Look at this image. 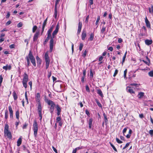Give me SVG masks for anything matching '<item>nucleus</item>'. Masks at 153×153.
<instances>
[{
  "instance_id": "f257e3e1",
  "label": "nucleus",
  "mask_w": 153,
  "mask_h": 153,
  "mask_svg": "<svg viewBox=\"0 0 153 153\" xmlns=\"http://www.w3.org/2000/svg\"><path fill=\"white\" fill-rule=\"evenodd\" d=\"M59 29V23L57 24L55 30L53 32L52 34V36H51V34L48 33H47V37L45 39L48 41L50 39V40L49 43L50 51L51 52L52 51L53 47L54 44V38L55 37L56 35L58 33Z\"/></svg>"
},
{
  "instance_id": "f03ea898",
  "label": "nucleus",
  "mask_w": 153,
  "mask_h": 153,
  "mask_svg": "<svg viewBox=\"0 0 153 153\" xmlns=\"http://www.w3.org/2000/svg\"><path fill=\"white\" fill-rule=\"evenodd\" d=\"M36 100L38 104L37 111L38 112L39 116L40 117V121H41L42 119V104L40 101V97L39 93H37L36 96Z\"/></svg>"
},
{
  "instance_id": "7ed1b4c3",
  "label": "nucleus",
  "mask_w": 153,
  "mask_h": 153,
  "mask_svg": "<svg viewBox=\"0 0 153 153\" xmlns=\"http://www.w3.org/2000/svg\"><path fill=\"white\" fill-rule=\"evenodd\" d=\"M26 59L27 62V67L30 66V60L31 63L34 66L36 67V66L35 59L32 54L31 50L30 51L28 55L26 57Z\"/></svg>"
},
{
  "instance_id": "20e7f679",
  "label": "nucleus",
  "mask_w": 153,
  "mask_h": 153,
  "mask_svg": "<svg viewBox=\"0 0 153 153\" xmlns=\"http://www.w3.org/2000/svg\"><path fill=\"white\" fill-rule=\"evenodd\" d=\"M33 134L35 137H37V132L38 130V125L37 122L35 120L33 124Z\"/></svg>"
},
{
  "instance_id": "39448f33",
  "label": "nucleus",
  "mask_w": 153,
  "mask_h": 153,
  "mask_svg": "<svg viewBox=\"0 0 153 153\" xmlns=\"http://www.w3.org/2000/svg\"><path fill=\"white\" fill-rule=\"evenodd\" d=\"M28 79V77L26 73H25L23 75V78L22 79V84L24 87L26 88L27 87V82Z\"/></svg>"
},
{
  "instance_id": "423d86ee",
  "label": "nucleus",
  "mask_w": 153,
  "mask_h": 153,
  "mask_svg": "<svg viewBox=\"0 0 153 153\" xmlns=\"http://www.w3.org/2000/svg\"><path fill=\"white\" fill-rule=\"evenodd\" d=\"M44 57L46 63V69H47L49 67L50 62V58L47 52L45 53Z\"/></svg>"
},
{
  "instance_id": "0eeeda50",
  "label": "nucleus",
  "mask_w": 153,
  "mask_h": 153,
  "mask_svg": "<svg viewBox=\"0 0 153 153\" xmlns=\"http://www.w3.org/2000/svg\"><path fill=\"white\" fill-rule=\"evenodd\" d=\"M60 1V0H56L55 1L54 8V17L56 19L57 17V5L59 2Z\"/></svg>"
},
{
  "instance_id": "6e6552de",
  "label": "nucleus",
  "mask_w": 153,
  "mask_h": 153,
  "mask_svg": "<svg viewBox=\"0 0 153 153\" xmlns=\"http://www.w3.org/2000/svg\"><path fill=\"white\" fill-rule=\"evenodd\" d=\"M127 91L131 94H135V91L134 90V88L130 86H128L126 88Z\"/></svg>"
},
{
  "instance_id": "1a4fd4ad",
  "label": "nucleus",
  "mask_w": 153,
  "mask_h": 153,
  "mask_svg": "<svg viewBox=\"0 0 153 153\" xmlns=\"http://www.w3.org/2000/svg\"><path fill=\"white\" fill-rule=\"evenodd\" d=\"M140 31H142V32L140 33L141 35L142 36H144L147 33V30L146 27L145 26H143L141 29Z\"/></svg>"
},
{
  "instance_id": "9d476101",
  "label": "nucleus",
  "mask_w": 153,
  "mask_h": 153,
  "mask_svg": "<svg viewBox=\"0 0 153 153\" xmlns=\"http://www.w3.org/2000/svg\"><path fill=\"white\" fill-rule=\"evenodd\" d=\"M4 136L5 137H7L9 139H11L12 137L11 134L9 131H4Z\"/></svg>"
},
{
  "instance_id": "9b49d317",
  "label": "nucleus",
  "mask_w": 153,
  "mask_h": 153,
  "mask_svg": "<svg viewBox=\"0 0 153 153\" xmlns=\"http://www.w3.org/2000/svg\"><path fill=\"white\" fill-rule=\"evenodd\" d=\"M48 18L47 17L46 18V19L44 20V22H43V23L42 24V32H41V35H42V33H43V32L47 24V20H48Z\"/></svg>"
},
{
  "instance_id": "f8f14e48",
  "label": "nucleus",
  "mask_w": 153,
  "mask_h": 153,
  "mask_svg": "<svg viewBox=\"0 0 153 153\" xmlns=\"http://www.w3.org/2000/svg\"><path fill=\"white\" fill-rule=\"evenodd\" d=\"M48 18L47 17L46 18V19L44 20V22H43V23L42 24V32H41V35H42V33H43V32L47 24V20H48Z\"/></svg>"
},
{
  "instance_id": "ddd939ff",
  "label": "nucleus",
  "mask_w": 153,
  "mask_h": 153,
  "mask_svg": "<svg viewBox=\"0 0 153 153\" xmlns=\"http://www.w3.org/2000/svg\"><path fill=\"white\" fill-rule=\"evenodd\" d=\"M45 101L49 105L51 106H55V104L54 102L51 100L46 99Z\"/></svg>"
},
{
  "instance_id": "4468645a",
  "label": "nucleus",
  "mask_w": 153,
  "mask_h": 153,
  "mask_svg": "<svg viewBox=\"0 0 153 153\" xmlns=\"http://www.w3.org/2000/svg\"><path fill=\"white\" fill-rule=\"evenodd\" d=\"M86 35L87 32L85 30H83L81 34L82 39L83 40H84L86 36Z\"/></svg>"
},
{
  "instance_id": "2eb2a0df",
  "label": "nucleus",
  "mask_w": 153,
  "mask_h": 153,
  "mask_svg": "<svg viewBox=\"0 0 153 153\" xmlns=\"http://www.w3.org/2000/svg\"><path fill=\"white\" fill-rule=\"evenodd\" d=\"M56 108L57 111V115L59 116L60 115L61 111V108L58 104L56 105Z\"/></svg>"
},
{
  "instance_id": "dca6fc26",
  "label": "nucleus",
  "mask_w": 153,
  "mask_h": 153,
  "mask_svg": "<svg viewBox=\"0 0 153 153\" xmlns=\"http://www.w3.org/2000/svg\"><path fill=\"white\" fill-rule=\"evenodd\" d=\"M145 22L147 27L149 28H151V25L148 19L146 16L145 19Z\"/></svg>"
},
{
  "instance_id": "f3484780",
  "label": "nucleus",
  "mask_w": 153,
  "mask_h": 153,
  "mask_svg": "<svg viewBox=\"0 0 153 153\" xmlns=\"http://www.w3.org/2000/svg\"><path fill=\"white\" fill-rule=\"evenodd\" d=\"M39 33V32H36L34 35L33 37V41H36L38 39Z\"/></svg>"
},
{
  "instance_id": "a211bd4d",
  "label": "nucleus",
  "mask_w": 153,
  "mask_h": 153,
  "mask_svg": "<svg viewBox=\"0 0 153 153\" xmlns=\"http://www.w3.org/2000/svg\"><path fill=\"white\" fill-rule=\"evenodd\" d=\"M82 27V23L79 21L78 24V29L77 30V34H79L81 31Z\"/></svg>"
},
{
  "instance_id": "6ab92c4d",
  "label": "nucleus",
  "mask_w": 153,
  "mask_h": 153,
  "mask_svg": "<svg viewBox=\"0 0 153 153\" xmlns=\"http://www.w3.org/2000/svg\"><path fill=\"white\" fill-rule=\"evenodd\" d=\"M144 93L143 92H140L138 93L137 95V97L139 99H141L144 96Z\"/></svg>"
},
{
  "instance_id": "aec40b11",
  "label": "nucleus",
  "mask_w": 153,
  "mask_h": 153,
  "mask_svg": "<svg viewBox=\"0 0 153 153\" xmlns=\"http://www.w3.org/2000/svg\"><path fill=\"white\" fill-rule=\"evenodd\" d=\"M93 119L92 118H90L89 119L88 122L89 125V129H91L92 128V122L93 121Z\"/></svg>"
},
{
  "instance_id": "412c9836",
  "label": "nucleus",
  "mask_w": 153,
  "mask_h": 153,
  "mask_svg": "<svg viewBox=\"0 0 153 153\" xmlns=\"http://www.w3.org/2000/svg\"><path fill=\"white\" fill-rule=\"evenodd\" d=\"M103 115L104 117V120L105 123V125H107L108 123V120L107 118V116L105 113H103Z\"/></svg>"
},
{
  "instance_id": "4be33fe9",
  "label": "nucleus",
  "mask_w": 153,
  "mask_h": 153,
  "mask_svg": "<svg viewBox=\"0 0 153 153\" xmlns=\"http://www.w3.org/2000/svg\"><path fill=\"white\" fill-rule=\"evenodd\" d=\"M36 59L37 60V63L38 65H40L42 63V60L38 56L36 57Z\"/></svg>"
},
{
  "instance_id": "5701e85b",
  "label": "nucleus",
  "mask_w": 153,
  "mask_h": 153,
  "mask_svg": "<svg viewBox=\"0 0 153 153\" xmlns=\"http://www.w3.org/2000/svg\"><path fill=\"white\" fill-rule=\"evenodd\" d=\"M8 117V111L7 110L5 111V121L7 122V119Z\"/></svg>"
},
{
  "instance_id": "b1692460",
  "label": "nucleus",
  "mask_w": 153,
  "mask_h": 153,
  "mask_svg": "<svg viewBox=\"0 0 153 153\" xmlns=\"http://www.w3.org/2000/svg\"><path fill=\"white\" fill-rule=\"evenodd\" d=\"M97 93L102 98L104 96L102 92V91L100 89H99L97 90Z\"/></svg>"
},
{
  "instance_id": "393cba45",
  "label": "nucleus",
  "mask_w": 153,
  "mask_h": 153,
  "mask_svg": "<svg viewBox=\"0 0 153 153\" xmlns=\"http://www.w3.org/2000/svg\"><path fill=\"white\" fill-rule=\"evenodd\" d=\"M152 40L146 39L145 40V44L148 45H151L152 44Z\"/></svg>"
},
{
  "instance_id": "a878e982",
  "label": "nucleus",
  "mask_w": 153,
  "mask_h": 153,
  "mask_svg": "<svg viewBox=\"0 0 153 153\" xmlns=\"http://www.w3.org/2000/svg\"><path fill=\"white\" fill-rule=\"evenodd\" d=\"M94 36V34L93 33H91L90 35L89 38L88 39V40L90 41L93 40Z\"/></svg>"
},
{
  "instance_id": "bb28decb",
  "label": "nucleus",
  "mask_w": 153,
  "mask_h": 153,
  "mask_svg": "<svg viewBox=\"0 0 153 153\" xmlns=\"http://www.w3.org/2000/svg\"><path fill=\"white\" fill-rule=\"evenodd\" d=\"M146 59H147L148 60L147 61H145L144 60H142V61L147 65H149L150 62V59H149L147 56H146Z\"/></svg>"
},
{
  "instance_id": "cd10ccee",
  "label": "nucleus",
  "mask_w": 153,
  "mask_h": 153,
  "mask_svg": "<svg viewBox=\"0 0 153 153\" xmlns=\"http://www.w3.org/2000/svg\"><path fill=\"white\" fill-rule=\"evenodd\" d=\"M3 68L5 70H7V69L10 70L11 68V67L10 66H8L7 65L5 66H4L3 67Z\"/></svg>"
},
{
  "instance_id": "c85d7f7f",
  "label": "nucleus",
  "mask_w": 153,
  "mask_h": 153,
  "mask_svg": "<svg viewBox=\"0 0 153 153\" xmlns=\"http://www.w3.org/2000/svg\"><path fill=\"white\" fill-rule=\"evenodd\" d=\"M54 26L53 25H52L50 27V29H48L47 31V33H50L51 34V32H52L53 29L54 28Z\"/></svg>"
},
{
  "instance_id": "c756f323",
  "label": "nucleus",
  "mask_w": 153,
  "mask_h": 153,
  "mask_svg": "<svg viewBox=\"0 0 153 153\" xmlns=\"http://www.w3.org/2000/svg\"><path fill=\"white\" fill-rule=\"evenodd\" d=\"M149 11L150 13L153 14V5H151V7L149 8Z\"/></svg>"
},
{
  "instance_id": "7c9ffc66",
  "label": "nucleus",
  "mask_w": 153,
  "mask_h": 153,
  "mask_svg": "<svg viewBox=\"0 0 153 153\" xmlns=\"http://www.w3.org/2000/svg\"><path fill=\"white\" fill-rule=\"evenodd\" d=\"M106 27L104 25H103L102 26V29L101 30V33H105V30H106Z\"/></svg>"
},
{
  "instance_id": "2f4dec72",
  "label": "nucleus",
  "mask_w": 153,
  "mask_h": 153,
  "mask_svg": "<svg viewBox=\"0 0 153 153\" xmlns=\"http://www.w3.org/2000/svg\"><path fill=\"white\" fill-rule=\"evenodd\" d=\"M109 144H110L111 146L113 149V150L115 152H117V151L116 148L115 147V146L110 142H109Z\"/></svg>"
},
{
  "instance_id": "473e14b6",
  "label": "nucleus",
  "mask_w": 153,
  "mask_h": 153,
  "mask_svg": "<svg viewBox=\"0 0 153 153\" xmlns=\"http://www.w3.org/2000/svg\"><path fill=\"white\" fill-rule=\"evenodd\" d=\"M95 100L96 102L97 105L100 107L102 108V105L100 103L99 100L97 99H95Z\"/></svg>"
},
{
  "instance_id": "72a5a7b5",
  "label": "nucleus",
  "mask_w": 153,
  "mask_h": 153,
  "mask_svg": "<svg viewBox=\"0 0 153 153\" xmlns=\"http://www.w3.org/2000/svg\"><path fill=\"white\" fill-rule=\"evenodd\" d=\"M55 106H51L49 110L50 111L51 113V114H52V113H53V111L54 110V108Z\"/></svg>"
},
{
  "instance_id": "f704fd0d",
  "label": "nucleus",
  "mask_w": 153,
  "mask_h": 153,
  "mask_svg": "<svg viewBox=\"0 0 153 153\" xmlns=\"http://www.w3.org/2000/svg\"><path fill=\"white\" fill-rule=\"evenodd\" d=\"M9 126L7 124H6L5 125L4 129V131H9Z\"/></svg>"
},
{
  "instance_id": "c9c22d12",
  "label": "nucleus",
  "mask_w": 153,
  "mask_h": 153,
  "mask_svg": "<svg viewBox=\"0 0 153 153\" xmlns=\"http://www.w3.org/2000/svg\"><path fill=\"white\" fill-rule=\"evenodd\" d=\"M13 95L14 100H16L17 98V95L15 92H13Z\"/></svg>"
},
{
  "instance_id": "e433bc0d",
  "label": "nucleus",
  "mask_w": 153,
  "mask_h": 153,
  "mask_svg": "<svg viewBox=\"0 0 153 153\" xmlns=\"http://www.w3.org/2000/svg\"><path fill=\"white\" fill-rule=\"evenodd\" d=\"M100 16H98L97 17V20L96 21V22L95 23L96 25H97V27L98 26L99 21L100 20Z\"/></svg>"
},
{
  "instance_id": "4c0bfd02",
  "label": "nucleus",
  "mask_w": 153,
  "mask_h": 153,
  "mask_svg": "<svg viewBox=\"0 0 153 153\" xmlns=\"http://www.w3.org/2000/svg\"><path fill=\"white\" fill-rule=\"evenodd\" d=\"M8 109H9L10 114H13V111L12 109L11 106H9Z\"/></svg>"
},
{
  "instance_id": "58836bf2",
  "label": "nucleus",
  "mask_w": 153,
  "mask_h": 153,
  "mask_svg": "<svg viewBox=\"0 0 153 153\" xmlns=\"http://www.w3.org/2000/svg\"><path fill=\"white\" fill-rule=\"evenodd\" d=\"M37 29V27L36 25H34L33 26L32 29V32L33 33H34L36 30Z\"/></svg>"
},
{
  "instance_id": "ea45409f",
  "label": "nucleus",
  "mask_w": 153,
  "mask_h": 153,
  "mask_svg": "<svg viewBox=\"0 0 153 153\" xmlns=\"http://www.w3.org/2000/svg\"><path fill=\"white\" fill-rule=\"evenodd\" d=\"M90 76L91 77V78H92L93 77V73L92 72V69H90Z\"/></svg>"
},
{
  "instance_id": "a19ab883",
  "label": "nucleus",
  "mask_w": 153,
  "mask_h": 153,
  "mask_svg": "<svg viewBox=\"0 0 153 153\" xmlns=\"http://www.w3.org/2000/svg\"><path fill=\"white\" fill-rule=\"evenodd\" d=\"M83 45L82 43H80L79 46V50L80 51H81L82 50Z\"/></svg>"
},
{
  "instance_id": "79ce46f5",
  "label": "nucleus",
  "mask_w": 153,
  "mask_h": 153,
  "mask_svg": "<svg viewBox=\"0 0 153 153\" xmlns=\"http://www.w3.org/2000/svg\"><path fill=\"white\" fill-rule=\"evenodd\" d=\"M87 52V51L86 50H85L84 51V52L83 53L82 55L83 57L84 58L85 57V56H86Z\"/></svg>"
},
{
  "instance_id": "37998d69",
  "label": "nucleus",
  "mask_w": 153,
  "mask_h": 153,
  "mask_svg": "<svg viewBox=\"0 0 153 153\" xmlns=\"http://www.w3.org/2000/svg\"><path fill=\"white\" fill-rule=\"evenodd\" d=\"M16 118L18 119L19 118V112L18 111H16Z\"/></svg>"
},
{
  "instance_id": "c03bdc74",
  "label": "nucleus",
  "mask_w": 153,
  "mask_h": 153,
  "mask_svg": "<svg viewBox=\"0 0 153 153\" xmlns=\"http://www.w3.org/2000/svg\"><path fill=\"white\" fill-rule=\"evenodd\" d=\"M149 75L151 77L153 76V70L150 71L149 72Z\"/></svg>"
},
{
  "instance_id": "a18cd8bd",
  "label": "nucleus",
  "mask_w": 153,
  "mask_h": 153,
  "mask_svg": "<svg viewBox=\"0 0 153 153\" xmlns=\"http://www.w3.org/2000/svg\"><path fill=\"white\" fill-rule=\"evenodd\" d=\"M86 90L88 92H90V90L89 86L88 85H87L85 86Z\"/></svg>"
},
{
  "instance_id": "49530a36",
  "label": "nucleus",
  "mask_w": 153,
  "mask_h": 153,
  "mask_svg": "<svg viewBox=\"0 0 153 153\" xmlns=\"http://www.w3.org/2000/svg\"><path fill=\"white\" fill-rule=\"evenodd\" d=\"M116 140L117 143H123V142L121 140H120L118 138H116Z\"/></svg>"
},
{
  "instance_id": "de8ad7c7",
  "label": "nucleus",
  "mask_w": 153,
  "mask_h": 153,
  "mask_svg": "<svg viewBox=\"0 0 153 153\" xmlns=\"http://www.w3.org/2000/svg\"><path fill=\"white\" fill-rule=\"evenodd\" d=\"M118 72V70L117 69H116L115 70V71L114 72V74H113V76L114 77H115L117 74Z\"/></svg>"
},
{
  "instance_id": "09e8293b",
  "label": "nucleus",
  "mask_w": 153,
  "mask_h": 153,
  "mask_svg": "<svg viewBox=\"0 0 153 153\" xmlns=\"http://www.w3.org/2000/svg\"><path fill=\"white\" fill-rule=\"evenodd\" d=\"M61 121V118L60 117H58L56 118V122L57 123Z\"/></svg>"
},
{
  "instance_id": "8fccbe9b",
  "label": "nucleus",
  "mask_w": 153,
  "mask_h": 153,
  "mask_svg": "<svg viewBox=\"0 0 153 153\" xmlns=\"http://www.w3.org/2000/svg\"><path fill=\"white\" fill-rule=\"evenodd\" d=\"M130 143V142H128V143H126V145L124 147H123V149H125L126 148L128 147V146L129 145Z\"/></svg>"
},
{
  "instance_id": "3c124183",
  "label": "nucleus",
  "mask_w": 153,
  "mask_h": 153,
  "mask_svg": "<svg viewBox=\"0 0 153 153\" xmlns=\"http://www.w3.org/2000/svg\"><path fill=\"white\" fill-rule=\"evenodd\" d=\"M130 85L132 86H135L136 87H139V85L137 84L136 83H131L130 84Z\"/></svg>"
},
{
  "instance_id": "603ef678",
  "label": "nucleus",
  "mask_w": 153,
  "mask_h": 153,
  "mask_svg": "<svg viewBox=\"0 0 153 153\" xmlns=\"http://www.w3.org/2000/svg\"><path fill=\"white\" fill-rule=\"evenodd\" d=\"M89 18V15L88 16L85 18V22L87 24L88 23V22Z\"/></svg>"
},
{
  "instance_id": "864d4df0",
  "label": "nucleus",
  "mask_w": 153,
  "mask_h": 153,
  "mask_svg": "<svg viewBox=\"0 0 153 153\" xmlns=\"http://www.w3.org/2000/svg\"><path fill=\"white\" fill-rule=\"evenodd\" d=\"M149 133L152 137L153 135V130L152 129L149 130Z\"/></svg>"
},
{
  "instance_id": "5fc2aeb1",
  "label": "nucleus",
  "mask_w": 153,
  "mask_h": 153,
  "mask_svg": "<svg viewBox=\"0 0 153 153\" xmlns=\"http://www.w3.org/2000/svg\"><path fill=\"white\" fill-rule=\"evenodd\" d=\"M28 124L27 123H25V124L23 125L22 128L23 129H26L28 126Z\"/></svg>"
},
{
  "instance_id": "6e6d98bb",
  "label": "nucleus",
  "mask_w": 153,
  "mask_h": 153,
  "mask_svg": "<svg viewBox=\"0 0 153 153\" xmlns=\"http://www.w3.org/2000/svg\"><path fill=\"white\" fill-rule=\"evenodd\" d=\"M29 85L30 86V90H31L32 89V81H30L28 83Z\"/></svg>"
},
{
  "instance_id": "4d7b16f0",
  "label": "nucleus",
  "mask_w": 153,
  "mask_h": 153,
  "mask_svg": "<svg viewBox=\"0 0 153 153\" xmlns=\"http://www.w3.org/2000/svg\"><path fill=\"white\" fill-rule=\"evenodd\" d=\"M86 70L84 69L82 71V74H83V76H85V77L86 76Z\"/></svg>"
},
{
  "instance_id": "13d9d810",
  "label": "nucleus",
  "mask_w": 153,
  "mask_h": 153,
  "mask_svg": "<svg viewBox=\"0 0 153 153\" xmlns=\"http://www.w3.org/2000/svg\"><path fill=\"white\" fill-rule=\"evenodd\" d=\"M85 114L88 115V116L89 117L90 116V114L89 111L87 109H86L85 111Z\"/></svg>"
},
{
  "instance_id": "bf43d9fd",
  "label": "nucleus",
  "mask_w": 153,
  "mask_h": 153,
  "mask_svg": "<svg viewBox=\"0 0 153 153\" xmlns=\"http://www.w3.org/2000/svg\"><path fill=\"white\" fill-rule=\"evenodd\" d=\"M127 73V69H126L124 71V78H126V74Z\"/></svg>"
},
{
  "instance_id": "052dcab7",
  "label": "nucleus",
  "mask_w": 153,
  "mask_h": 153,
  "mask_svg": "<svg viewBox=\"0 0 153 153\" xmlns=\"http://www.w3.org/2000/svg\"><path fill=\"white\" fill-rule=\"evenodd\" d=\"M3 78L1 75L0 76V86L1 85V84L2 82Z\"/></svg>"
},
{
  "instance_id": "680f3d73",
  "label": "nucleus",
  "mask_w": 153,
  "mask_h": 153,
  "mask_svg": "<svg viewBox=\"0 0 153 153\" xmlns=\"http://www.w3.org/2000/svg\"><path fill=\"white\" fill-rule=\"evenodd\" d=\"M52 148L53 151L56 153H58L57 150V149L53 146H52Z\"/></svg>"
},
{
  "instance_id": "e2e57ef3",
  "label": "nucleus",
  "mask_w": 153,
  "mask_h": 153,
  "mask_svg": "<svg viewBox=\"0 0 153 153\" xmlns=\"http://www.w3.org/2000/svg\"><path fill=\"white\" fill-rule=\"evenodd\" d=\"M19 121H18V122L16 121L15 122V125L16 126V128H18V126L19 125Z\"/></svg>"
},
{
  "instance_id": "0e129e2a",
  "label": "nucleus",
  "mask_w": 153,
  "mask_h": 153,
  "mask_svg": "<svg viewBox=\"0 0 153 153\" xmlns=\"http://www.w3.org/2000/svg\"><path fill=\"white\" fill-rule=\"evenodd\" d=\"M11 23V21L10 20H9L8 21H7L6 24V26H8V25H10Z\"/></svg>"
},
{
  "instance_id": "69168bd1",
  "label": "nucleus",
  "mask_w": 153,
  "mask_h": 153,
  "mask_svg": "<svg viewBox=\"0 0 153 153\" xmlns=\"http://www.w3.org/2000/svg\"><path fill=\"white\" fill-rule=\"evenodd\" d=\"M127 130V128H124V129H123V133L124 135V134L126 132Z\"/></svg>"
},
{
  "instance_id": "338daca9",
  "label": "nucleus",
  "mask_w": 153,
  "mask_h": 153,
  "mask_svg": "<svg viewBox=\"0 0 153 153\" xmlns=\"http://www.w3.org/2000/svg\"><path fill=\"white\" fill-rule=\"evenodd\" d=\"M85 76H83L81 78V81L82 82H85Z\"/></svg>"
},
{
  "instance_id": "774afa93",
  "label": "nucleus",
  "mask_w": 153,
  "mask_h": 153,
  "mask_svg": "<svg viewBox=\"0 0 153 153\" xmlns=\"http://www.w3.org/2000/svg\"><path fill=\"white\" fill-rule=\"evenodd\" d=\"M103 59V57L102 56H100L99 57L98 60L99 62L101 61Z\"/></svg>"
}]
</instances>
